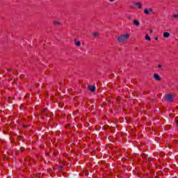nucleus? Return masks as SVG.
<instances>
[{"mask_svg":"<svg viewBox=\"0 0 178 178\" xmlns=\"http://www.w3.org/2000/svg\"><path fill=\"white\" fill-rule=\"evenodd\" d=\"M130 38V34L127 33V34H123L120 35L117 40L120 44H126L127 42V40Z\"/></svg>","mask_w":178,"mask_h":178,"instance_id":"1","label":"nucleus"},{"mask_svg":"<svg viewBox=\"0 0 178 178\" xmlns=\"http://www.w3.org/2000/svg\"><path fill=\"white\" fill-rule=\"evenodd\" d=\"M173 97L172 94H168L165 96V98L169 102H173Z\"/></svg>","mask_w":178,"mask_h":178,"instance_id":"2","label":"nucleus"},{"mask_svg":"<svg viewBox=\"0 0 178 178\" xmlns=\"http://www.w3.org/2000/svg\"><path fill=\"white\" fill-rule=\"evenodd\" d=\"M153 77L156 81H161L162 80V78L156 73L154 74Z\"/></svg>","mask_w":178,"mask_h":178,"instance_id":"3","label":"nucleus"},{"mask_svg":"<svg viewBox=\"0 0 178 178\" xmlns=\"http://www.w3.org/2000/svg\"><path fill=\"white\" fill-rule=\"evenodd\" d=\"M88 90H90V91L92 92H95V86H88Z\"/></svg>","mask_w":178,"mask_h":178,"instance_id":"4","label":"nucleus"},{"mask_svg":"<svg viewBox=\"0 0 178 178\" xmlns=\"http://www.w3.org/2000/svg\"><path fill=\"white\" fill-rule=\"evenodd\" d=\"M134 5L136 6H138V9H141V8H143V3H141L140 2H136V3H134Z\"/></svg>","mask_w":178,"mask_h":178,"instance_id":"5","label":"nucleus"},{"mask_svg":"<svg viewBox=\"0 0 178 178\" xmlns=\"http://www.w3.org/2000/svg\"><path fill=\"white\" fill-rule=\"evenodd\" d=\"M149 12L152 13V8H145L144 10V13H145V15H149Z\"/></svg>","mask_w":178,"mask_h":178,"instance_id":"6","label":"nucleus"},{"mask_svg":"<svg viewBox=\"0 0 178 178\" xmlns=\"http://www.w3.org/2000/svg\"><path fill=\"white\" fill-rule=\"evenodd\" d=\"M163 36L164 38H169V37H170V33H169V32H164Z\"/></svg>","mask_w":178,"mask_h":178,"instance_id":"7","label":"nucleus"},{"mask_svg":"<svg viewBox=\"0 0 178 178\" xmlns=\"http://www.w3.org/2000/svg\"><path fill=\"white\" fill-rule=\"evenodd\" d=\"M74 44L76 47H81V42L79 40H75Z\"/></svg>","mask_w":178,"mask_h":178,"instance_id":"8","label":"nucleus"},{"mask_svg":"<svg viewBox=\"0 0 178 178\" xmlns=\"http://www.w3.org/2000/svg\"><path fill=\"white\" fill-rule=\"evenodd\" d=\"M134 26H140V22H138V20H134Z\"/></svg>","mask_w":178,"mask_h":178,"instance_id":"9","label":"nucleus"},{"mask_svg":"<svg viewBox=\"0 0 178 178\" xmlns=\"http://www.w3.org/2000/svg\"><path fill=\"white\" fill-rule=\"evenodd\" d=\"M145 40H147V41H151V37H149V35H146Z\"/></svg>","mask_w":178,"mask_h":178,"instance_id":"10","label":"nucleus"},{"mask_svg":"<svg viewBox=\"0 0 178 178\" xmlns=\"http://www.w3.org/2000/svg\"><path fill=\"white\" fill-rule=\"evenodd\" d=\"M172 17H174V19H178V13L175 15H173Z\"/></svg>","mask_w":178,"mask_h":178,"instance_id":"11","label":"nucleus"},{"mask_svg":"<svg viewBox=\"0 0 178 178\" xmlns=\"http://www.w3.org/2000/svg\"><path fill=\"white\" fill-rule=\"evenodd\" d=\"M98 35H99L98 33H97V32L93 33V37L97 38V37H98Z\"/></svg>","mask_w":178,"mask_h":178,"instance_id":"12","label":"nucleus"},{"mask_svg":"<svg viewBox=\"0 0 178 178\" xmlns=\"http://www.w3.org/2000/svg\"><path fill=\"white\" fill-rule=\"evenodd\" d=\"M127 19L128 20H130V19H131V15H127Z\"/></svg>","mask_w":178,"mask_h":178,"instance_id":"13","label":"nucleus"},{"mask_svg":"<svg viewBox=\"0 0 178 178\" xmlns=\"http://www.w3.org/2000/svg\"><path fill=\"white\" fill-rule=\"evenodd\" d=\"M142 158H147V154H142Z\"/></svg>","mask_w":178,"mask_h":178,"instance_id":"14","label":"nucleus"},{"mask_svg":"<svg viewBox=\"0 0 178 178\" xmlns=\"http://www.w3.org/2000/svg\"><path fill=\"white\" fill-rule=\"evenodd\" d=\"M54 24L59 25V24H60V22H54Z\"/></svg>","mask_w":178,"mask_h":178,"instance_id":"15","label":"nucleus"},{"mask_svg":"<svg viewBox=\"0 0 178 178\" xmlns=\"http://www.w3.org/2000/svg\"><path fill=\"white\" fill-rule=\"evenodd\" d=\"M47 108H44L42 110V112H47Z\"/></svg>","mask_w":178,"mask_h":178,"instance_id":"16","label":"nucleus"},{"mask_svg":"<svg viewBox=\"0 0 178 178\" xmlns=\"http://www.w3.org/2000/svg\"><path fill=\"white\" fill-rule=\"evenodd\" d=\"M158 67H159V69H161L162 68V65H159Z\"/></svg>","mask_w":178,"mask_h":178,"instance_id":"17","label":"nucleus"},{"mask_svg":"<svg viewBox=\"0 0 178 178\" xmlns=\"http://www.w3.org/2000/svg\"><path fill=\"white\" fill-rule=\"evenodd\" d=\"M149 33L152 34V33H154V31H152V29H150Z\"/></svg>","mask_w":178,"mask_h":178,"instance_id":"18","label":"nucleus"},{"mask_svg":"<svg viewBox=\"0 0 178 178\" xmlns=\"http://www.w3.org/2000/svg\"><path fill=\"white\" fill-rule=\"evenodd\" d=\"M115 0H109L110 2H114Z\"/></svg>","mask_w":178,"mask_h":178,"instance_id":"19","label":"nucleus"},{"mask_svg":"<svg viewBox=\"0 0 178 178\" xmlns=\"http://www.w3.org/2000/svg\"><path fill=\"white\" fill-rule=\"evenodd\" d=\"M86 176L88 175V172H86Z\"/></svg>","mask_w":178,"mask_h":178,"instance_id":"20","label":"nucleus"},{"mask_svg":"<svg viewBox=\"0 0 178 178\" xmlns=\"http://www.w3.org/2000/svg\"><path fill=\"white\" fill-rule=\"evenodd\" d=\"M11 98H12V97H8L9 101H10V99H11Z\"/></svg>","mask_w":178,"mask_h":178,"instance_id":"21","label":"nucleus"},{"mask_svg":"<svg viewBox=\"0 0 178 178\" xmlns=\"http://www.w3.org/2000/svg\"><path fill=\"white\" fill-rule=\"evenodd\" d=\"M155 40H158V37L155 38Z\"/></svg>","mask_w":178,"mask_h":178,"instance_id":"22","label":"nucleus"}]
</instances>
